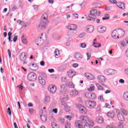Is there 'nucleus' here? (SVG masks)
<instances>
[{"label":"nucleus","instance_id":"30","mask_svg":"<svg viewBox=\"0 0 128 128\" xmlns=\"http://www.w3.org/2000/svg\"><path fill=\"white\" fill-rule=\"evenodd\" d=\"M22 40V42L24 44H28V40H26V39L24 38V36H22L21 38Z\"/></svg>","mask_w":128,"mask_h":128},{"label":"nucleus","instance_id":"42","mask_svg":"<svg viewBox=\"0 0 128 128\" xmlns=\"http://www.w3.org/2000/svg\"><path fill=\"white\" fill-rule=\"evenodd\" d=\"M90 18H87V20H91L92 22H96V18H92V17H90Z\"/></svg>","mask_w":128,"mask_h":128},{"label":"nucleus","instance_id":"55","mask_svg":"<svg viewBox=\"0 0 128 128\" xmlns=\"http://www.w3.org/2000/svg\"><path fill=\"white\" fill-rule=\"evenodd\" d=\"M84 128H90V124L86 123V124H84Z\"/></svg>","mask_w":128,"mask_h":128},{"label":"nucleus","instance_id":"20","mask_svg":"<svg viewBox=\"0 0 128 128\" xmlns=\"http://www.w3.org/2000/svg\"><path fill=\"white\" fill-rule=\"evenodd\" d=\"M98 80L100 84H103L104 82H106V78L102 76H98Z\"/></svg>","mask_w":128,"mask_h":128},{"label":"nucleus","instance_id":"45","mask_svg":"<svg viewBox=\"0 0 128 128\" xmlns=\"http://www.w3.org/2000/svg\"><path fill=\"white\" fill-rule=\"evenodd\" d=\"M98 100H101V102H104V96L102 95H100L98 97Z\"/></svg>","mask_w":128,"mask_h":128},{"label":"nucleus","instance_id":"26","mask_svg":"<svg viewBox=\"0 0 128 128\" xmlns=\"http://www.w3.org/2000/svg\"><path fill=\"white\" fill-rule=\"evenodd\" d=\"M38 78L39 82L40 84H42V86H44V84H46V80H44V79L41 76H39Z\"/></svg>","mask_w":128,"mask_h":128},{"label":"nucleus","instance_id":"36","mask_svg":"<svg viewBox=\"0 0 128 128\" xmlns=\"http://www.w3.org/2000/svg\"><path fill=\"white\" fill-rule=\"evenodd\" d=\"M120 111L124 116H128V111H126L124 108H121Z\"/></svg>","mask_w":128,"mask_h":128},{"label":"nucleus","instance_id":"33","mask_svg":"<svg viewBox=\"0 0 128 128\" xmlns=\"http://www.w3.org/2000/svg\"><path fill=\"white\" fill-rule=\"evenodd\" d=\"M88 92H94V85L93 84H91L90 88H88Z\"/></svg>","mask_w":128,"mask_h":128},{"label":"nucleus","instance_id":"40","mask_svg":"<svg viewBox=\"0 0 128 128\" xmlns=\"http://www.w3.org/2000/svg\"><path fill=\"white\" fill-rule=\"evenodd\" d=\"M12 34V32H8V40L9 42H12V40H11Z\"/></svg>","mask_w":128,"mask_h":128},{"label":"nucleus","instance_id":"17","mask_svg":"<svg viewBox=\"0 0 128 128\" xmlns=\"http://www.w3.org/2000/svg\"><path fill=\"white\" fill-rule=\"evenodd\" d=\"M116 5L118 8H121V10H124V8H126V6L124 5V3L123 2H117Z\"/></svg>","mask_w":128,"mask_h":128},{"label":"nucleus","instance_id":"43","mask_svg":"<svg viewBox=\"0 0 128 128\" xmlns=\"http://www.w3.org/2000/svg\"><path fill=\"white\" fill-rule=\"evenodd\" d=\"M96 86L98 88V90H104V88L102 86L98 84H96Z\"/></svg>","mask_w":128,"mask_h":128},{"label":"nucleus","instance_id":"53","mask_svg":"<svg viewBox=\"0 0 128 128\" xmlns=\"http://www.w3.org/2000/svg\"><path fill=\"white\" fill-rule=\"evenodd\" d=\"M86 36V34L84 33H81L79 34L78 38H84Z\"/></svg>","mask_w":128,"mask_h":128},{"label":"nucleus","instance_id":"39","mask_svg":"<svg viewBox=\"0 0 128 128\" xmlns=\"http://www.w3.org/2000/svg\"><path fill=\"white\" fill-rule=\"evenodd\" d=\"M62 100H64V102H66L68 100V95L64 96V97L61 98Z\"/></svg>","mask_w":128,"mask_h":128},{"label":"nucleus","instance_id":"46","mask_svg":"<svg viewBox=\"0 0 128 128\" xmlns=\"http://www.w3.org/2000/svg\"><path fill=\"white\" fill-rule=\"evenodd\" d=\"M80 48H86V44L85 43H82L80 44Z\"/></svg>","mask_w":128,"mask_h":128},{"label":"nucleus","instance_id":"14","mask_svg":"<svg viewBox=\"0 0 128 128\" xmlns=\"http://www.w3.org/2000/svg\"><path fill=\"white\" fill-rule=\"evenodd\" d=\"M118 29H116L112 32V36L113 38H118Z\"/></svg>","mask_w":128,"mask_h":128},{"label":"nucleus","instance_id":"16","mask_svg":"<svg viewBox=\"0 0 128 128\" xmlns=\"http://www.w3.org/2000/svg\"><path fill=\"white\" fill-rule=\"evenodd\" d=\"M94 30V26L92 25L87 26L86 28V32H88V33L92 32Z\"/></svg>","mask_w":128,"mask_h":128},{"label":"nucleus","instance_id":"63","mask_svg":"<svg viewBox=\"0 0 128 128\" xmlns=\"http://www.w3.org/2000/svg\"><path fill=\"white\" fill-rule=\"evenodd\" d=\"M48 72H54V70L51 68V69H48Z\"/></svg>","mask_w":128,"mask_h":128},{"label":"nucleus","instance_id":"47","mask_svg":"<svg viewBox=\"0 0 128 128\" xmlns=\"http://www.w3.org/2000/svg\"><path fill=\"white\" fill-rule=\"evenodd\" d=\"M93 44H94V48H100V44L96 43V42H94L93 43Z\"/></svg>","mask_w":128,"mask_h":128},{"label":"nucleus","instance_id":"27","mask_svg":"<svg viewBox=\"0 0 128 128\" xmlns=\"http://www.w3.org/2000/svg\"><path fill=\"white\" fill-rule=\"evenodd\" d=\"M96 120L98 124H104V118L100 116H98L96 118Z\"/></svg>","mask_w":128,"mask_h":128},{"label":"nucleus","instance_id":"38","mask_svg":"<svg viewBox=\"0 0 128 128\" xmlns=\"http://www.w3.org/2000/svg\"><path fill=\"white\" fill-rule=\"evenodd\" d=\"M102 20H110V14H105L104 17H103L102 18Z\"/></svg>","mask_w":128,"mask_h":128},{"label":"nucleus","instance_id":"24","mask_svg":"<svg viewBox=\"0 0 128 128\" xmlns=\"http://www.w3.org/2000/svg\"><path fill=\"white\" fill-rule=\"evenodd\" d=\"M68 74L69 78H74V76L76 74V72L70 70L68 72Z\"/></svg>","mask_w":128,"mask_h":128},{"label":"nucleus","instance_id":"8","mask_svg":"<svg viewBox=\"0 0 128 128\" xmlns=\"http://www.w3.org/2000/svg\"><path fill=\"white\" fill-rule=\"evenodd\" d=\"M46 26V23H43L42 21H40V24L37 27V30L39 32H40L44 28H45Z\"/></svg>","mask_w":128,"mask_h":128},{"label":"nucleus","instance_id":"19","mask_svg":"<svg viewBox=\"0 0 128 128\" xmlns=\"http://www.w3.org/2000/svg\"><path fill=\"white\" fill-rule=\"evenodd\" d=\"M118 31V36L120 38H122L124 36V30L122 29H117Z\"/></svg>","mask_w":128,"mask_h":128},{"label":"nucleus","instance_id":"34","mask_svg":"<svg viewBox=\"0 0 128 128\" xmlns=\"http://www.w3.org/2000/svg\"><path fill=\"white\" fill-rule=\"evenodd\" d=\"M40 116L41 120H42V122H46L47 118L44 116L40 115Z\"/></svg>","mask_w":128,"mask_h":128},{"label":"nucleus","instance_id":"52","mask_svg":"<svg viewBox=\"0 0 128 128\" xmlns=\"http://www.w3.org/2000/svg\"><path fill=\"white\" fill-rule=\"evenodd\" d=\"M86 56H87V60H90V56H92V54L90 53V52H87L86 53Z\"/></svg>","mask_w":128,"mask_h":128},{"label":"nucleus","instance_id":"1","mask_svg":"<svg viewBox=\"0 0 128 128\" xmlns=\"http://www.w3.org/2000/svg\"><path fill=\"white\" fill-rule=\"evenodd\" d=\"M86 104L87 108H94L96 106V102L95 101L87 100L86 102Z\"/></svg>","mask_w":128,"mask_h":128},{"label":"nucleus","instance_id":"56","mask_svg":"<svg viewBox=\"0 0 128 128\" xmlns=\"http://www.w3.org/2000/svg\"><path fill=\"white\" fill-rule=\"evenodd\" d=\"M7 113L9 116H10L12 114V111L10 110V108H8L7 110Z\"/></svg>","mask_w":128,"mask_h":128},{"label":"nucleus","instance_id":"12","mask_svg":"<svg viewBox=\"0 0 128 128\" xmlns=\"http://www.w3.org/2000/svg\"><path fill=\"white\" fill-rule=\"evenodd\" d=\"M48 90L51 94H54L56 92V87L54 85H50Z\"/></svg>","mask_w":128,"mask_h":128},{"label":"nucleus","instance_id":"62","mask_svg":"<svg viewBox=\"0 0 128 128\" xmlns=\"http://www.w3.org/2000/svg\"><path fill=\"white\" fill-rule=\"evenodd\" d=\"M53 112H54L55 114H58V108H55L52 110Z\"/></svg>","mask_w":128,"mask_h":128},{"label":"nucleus","instance_id":"51","mask_svg":"<svg viewBox=\"0 0 128 128\" xmlns=\"http://www.w3.org/2000/svg\"><path fill=\"white\" fill-rule=\"evenodd\" d=\"M96 98V94H91L90 98H92L93 100H94V98Z\"/></svg>","mask_w":128,"mask_h":128},{"label":"nucleus","instance_id":"23","mask_svg":"<svg viewBox=\"0 0 128 128\" xmlns=\"http://www.w3.org/2000/svg\"><path fill=\"white\" fill-rule=\"evenodd\" d=\"M70 96L72 98H76V96H78V92L76 90H73L70 92Z\"/></svg>","mask_w":128,"mask_h":128},{"label":"nucleus","instance_id":"10","mask_svg":"<svg viewBox=\"0 0 128 128\" xmlns=\"http://www.w3.org/2000/svg\"><path fill=\"white\" fill-rule=\"evenodd\" d=\"M43 38H42V36L38 38L36 40V42H37L36 46H42V44H44V42Z\"/></svg>","mask_w":128,"mask_h":128},{"label":"nucleus","instance_id":"44","mask_svg":"<svg viewBox=\"0 0 128 128\" xmlns=\"http://www.w3.org/2000/svg\"><path fill=\"white\" fill-rule=\"evenodd\" d=\"M68 86L70 88H74V85L72 83H69V84H68Z\"/></svg>","mask_w":128,"mask_h":128},{"label":"nucleus","instance_id":"2","mask_svg":"<svg viewBox=\"0 0 128 128\" xmlns=\"http://www.w3.org/2000/svg\"><path fill=\"white\" fill-rule=\"evenodd\" d=\"M28 78L30 82H34L36 80V74L34 72H31L28 74Z\"/></svg>","mask_w":128,"mask_h":128},{"label":"nucleus","instance_id":"48","mask_svg":"<svg viewBox=\"0 0 128 128\" xmlns=\"http://www.w3.org/2000/svg\"><path fill=\"white\" fill-rule=\"evenodd\" d=\"M92 96V94L90 93H86L85 94V96L87 98H90V96Z\"/></svg>","mask_w":128,"mask_h":128},{"label":"nucleus","instance_id":"37","mask_svg":"<svg viewBox=\"0 0 128 128\" xmlns=\"http://www.w3.org/2000/svg\"><path fill=\"white\" fill-rule=\"evenodd\" d=\"M54 54L56 58L58 56H60V50L58 49H56L54 51Z\"/></svg>","mask_w":128,"mask_h":128},{"label":"nucleus","instance_id":"13","mask_svg":"<svg viewBox=\"0 0 128 128\" xmlns=\"http://www.w3.org/2000/svg\"><path fill=\"white\" fill-rule=\"evenodd\" d=\"M97 30L98 32L100 34H104L106 31V28L104 26H98Z\"/></svg>","mask_w":128,"mask_h":128},{"label":"nucleus","instance_id":"9","mask_svg":"<svg viewBox=\"0 0 128 128\" xmlns=\"http://www.w3.org/2000/svg\"><path fill=\"white\" fill-rule=\"evenodd\" d=\"M116 112L117 113V116L118 120H120V122H124V117L122 114L120 113V110H116Z\"/></svg>","mask_w":128,"mask_h":128},{"label":"nucleus","instance_id":"21","mask_svg":"<svg viewBox=\"0 0 128 128\" xmlns=\"http://www.w3.org/2000/svg\"><path fill=\"white\" fill-rule=\"evenodd\" d=\"M84 76H86V78H87L88 80H94V75L90 73H85Z\"/></svg>","mask_w":128,"mask_h":128},{"label":"nucleus","instance_id":"6","mask_svg":"<svg viewBox=\"0 0 128 128\" xmlns=\"http://www.w3.org/2000/svg\"><path fill=\"white\" fill-rule=\"evenodd\" d=\"M20 60L21 62H23L24 64H27L26 61V52H22L20 55Z\"/></svg>","mask_w":128,"mask_h":128},{"label":"nucleus","instance_id":"31","mask_svg":"<svg viewBox=\"0 0 128 128\" xmlns=\"http://www.w3.org/2000/svg\"><path fill=\"white\" fill-rule=\"evenodd\" d=\"M123 98L125 100L128 101V92H124L123 94Z\"/></svg>","mask_w":128,"mask_h":128},{"label":"nucleus","instance_id":"60","mask_svg":"<svg viewBox=\"0 0 128 128\" xmlns=\"http://www.w3.org/2000/svg\"><path fill=\"white\" fill-rule=\"evenodd\" d=\"M58 124H56V122H53L52 123V126L53 128H54L56 126H57Z\"/></svg>","mask_w":128,"mask_h":128},{"label":"nucleus","instance_id":"11","mask_svg":"<svg viewBox=\"0 0 128 128\" xmlns=\"http://www.w3.org/2000/svg\"><path fill=\"white\" fill-rule=\"evenodd\" d=\"M74 58L76 60H82V55L78 52H76L74 54Z\"/></svg>","mask_w":128,"mask_h":128},{"label":"nucleus","instance_id":"22","mask_svg":"<svg viewBox=\"0 0 128 128\" xmlns=\"http://www.w3.org/2000/svg\"><path fill=\"white\" fill-rule=\"evenodd\" d=\"M61 104L64 106L66 112H70V106H68L64 102H62Z\"/></svg>","mask_w":128,"mask_h":128},{"label":"nucleus","instance_id":"58","mask_svg":"<svg viewBox=\"0 0 128 128\" xmlns=\"http://www.w3.org/2000/svg\"><path fill=\"white\" fill-rule=\"evenodd\" d=\"M33 6H34V10H38V6L34 5Z\"/></svg>","mask_w":128,"mask_h":128},{"label":"nucleus","instance_id":"4","mask_svg":"<svg viewBox=\"0 0 128 128\" xmlns=\"http://www.w3.org/2000/svg\"><path fill=\"white\" fill-rule=\"evenodd\" d=\"M100 12L98 13V11L96 9H93L92 11H90V14H89V18H96V16H100Z\"/></svg>","mask_w":128,"mask_h":128},{"label":"nucleus","instance_id":"25","mask_svg":"<svg viewBox=\"0 0 128 128\" xmlns=\"http://www.w3.org/2000/svg\"><path fill=\"white\" fill-rule=\"evenodd\" d=\"M106 114L108 118H112L114 117L115 113H114V112L113 110H111V111L107 112Z\"/></svg>","mask_w":128,"mask_h":128},{"label":"nucleus","instance_id":"32","mask_svg":"<svg viewBox=\"0 0 128 128\" xmlns=\"http://www.w3.org/2000/svg\"><path fill=\"white\" fill-rule=\"evenodd\" d=\"M38 65H36V64H32V70H38Z\"/></svg>","mask_w":128,"mask_h":128},{"label":"nucleus","instance_id":"18","mask_svg":"<svg viewBox=\"0 0 128 128\" xmlns=\"http://www.w3.org/2000/svg\"><path fill=\"white\" fill-rule=\"evenodd\" d=\"M104 73L105 74L110 76V74H114V71L112 69H106L104 70Z\"/></svg>","mask_w":128,"mask_h":128},{"label":"nucleus","instance_id":"54","mask_svg":"<svg viewBox=\"0 0 128 128\" xmlns=\"http://www.w3.org/2000/svg\"><path fill=\"white\" fill-rule=\"evenodd\" d=\"M65 128H70V122H67V123L65 124Z\"/></svg>","mask_w":128,"mask_h":128},{"label":"nucleus","instance_id":"49","mask_svg":"<svg viewBox=\"0 0 128 128\" xmlns=\"http://www.w3.org/2000/svg\"><path fill=\"white\" fill-rule=\"evenodd\" d=\"M17 22L18 24L20 25L21 24V26H22V24H24V21H22L20 20H17Z\"/></svg>","mask_w":128,"mask_h":128},{"label":"nucleus","instance_id":"50","mask_svg":"<svg viewBox=\"0 0 128 128\" xmlns=\"http://www.w3.org/2000/svg\"><path fill=\"white\" fill-rule=\"evenodd\" d=\"M12 12H14V10H18V7H16L15 5H12Z\"/></svg>","mask_w":128,"mask_h":128},{"label":"nucleus","instance_id":"57","mask_svg":"<svg viewBox=\"0 0 128 128\" xmlns=\"http://www.w3.org/2000/svg\"><path fill=\"white\" fill-rule=\"evenodd\" d=\"M112 4H117L116 0H108Z\"/></svg>","mask_w":128,"mask_h":128},{"label":"nucleus","instance_id":"29","mask_svg":"<svg viewBox=\"0 0 128 128\" xmlns=\"http://www.w3.org/2000/svg\"><path fill=\"white\" fill-rule=\"evenodd\" d=\"M72 42V38H69L68 40L66 42V46H69L70 44V42Z\"/></svg>","mask_w":128,"mask_h":128},{"label":"nucleus","instance_id":"64","mask_svg":"<svg viewBox=\"0 0 128 128\" xmlns=\"http://www.w3.org/2000/svg\"><path fill=\"white\" fill-rule=\"evenodd\" d=\"M106 128H116L114 127V126L112 125H108L107 126Z\"/></svg>","mask_w":128,"mask_h":128},{"label":"nucleus","instance_id":"5","mask_svg":"<svg viewBox=\"0 0 128 128\" xmlns=\"http://www.w3.org/2000/svg\"><path fill=\"white\" fill-rule=\"evenodd\" d=\"M76 108H78L80 112L83 114H86V109L81 104H76Z\"/></svg>","mask_w":128,"mask_h":128},{"label":"nucleus","instance_id":"61","mask_svg":"<svg viewBox=\"0 0 128 128\" xmlns=\"http://www.w3.org/2000/svg\"><path fill=\"white\" fill-rule=\"evenodd\" d=\"M72 66L73 68H78V64H74L72 65Z\"/></svg>","mask_w":128,"mask_h":128},{"label":"nucleus","instance_id":"28","mask_svg":"<svg viewBox=\"0 0 128 128\" xmlns=\"http://www.w3.org/2000/svg\"><path fill=\"white\" fill-rule=\"evenodd\" d=\"M80 121L77 120L75 122V126H76V128H82V125L80 124Z\"/></svg>","mask_w":128,"mask_h":128},{"label":"nucleus","instance_id":"59","mask_svg":"<svg viewBox=\"0 0 128 128\" xmlns=\"http://www.w3.org/2000/svg\"><path fill=\"white\" fill-rule=\"evenodd\" d=\"M16 40H18V36H15L13 38V42H16Z\"/></svg>","mask_w":128,"mask_h":128},{"label":"nucleus","instance_id":"3","mask_svg":"<svg viewBox=\"0 0 128 128\" xmlns=\"http://www.w3.org/2000/svg\"><path fill=\"white\" fill-rule=\"evenodd\" d=\"M68 28L72 34H76V30L78 28V26L76 24H71L68 26Z\"/></svg>","mask_w":128,"mask_h":128},{"label":"nucleus","instance_id":"7","mask_svg":"<svg viewBox=\"0 0 128 128\" xmlns=\"http://www.w3.org/2000/svg\"><path fill=\"white\" fill-rule=\"evenodd\" d=\"M80 120L82 124H88V117L86 116H82L80 117Z\"/></svg>","mask_w":128,"mask_h":128},{"label":"nucleus","instance_id":"41","mask_svg":"<svg viewBox=\"0 0 128 128\" xmlns=\"http://www.w3.org/2000/svg\"><path fill=\"white\" fill-rule=\"evenodd\" d=\"M88 124H90V126H94V121L92 120H88Z\"/></svg>","mask_w":128,"mask_h":128},{"label":"nucleus","instance_id":"35","mask_svg":"<svg viewBox=\"0 0 128 128\" xmlns=\"http://www.w3.org/2000/svg\"><path fill=\"white\" fill-rule=\"evenodd\" d=\"M66 92V86L62 84L60 86V92Z\"/></svg>","mask_w":128,"mask_h":128},{"label":"nucleus","instance_id":"15","mask_svg":"<svg viewBox=\"0 0 128 128\" xmlns=\"http://www.w3.org/2000/svg\"><path fill=\"white\" fill-rule=\"evenodd\" d=\"M48 20V14L46 13L42 15L40 22H42L44 24H46Z\"/></svg>","mask_w":128,"mask_h":128}]
</instances>
